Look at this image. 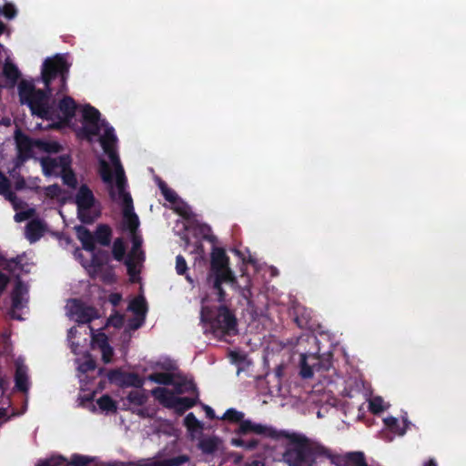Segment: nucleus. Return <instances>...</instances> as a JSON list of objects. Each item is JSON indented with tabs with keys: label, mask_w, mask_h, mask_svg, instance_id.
<instances>
[{
	"label": "nucleus",
	"mask_w": 466,
	"mask_h": 466,
	"mask_svg": "<svg viewBox=\"0 0 466 466\" xmlns=\"http://www.w3.org/2000/svg\"><path fill=\"white\" fill-rule=\"evenodd\" d=\"M71 64L65 55L57 54L46 58L42 66L41 78L45 89H38L32 82L22 80L18 85V96L21 105H26L33 116L45 120H53L56 116V110L50 103V97L55 91L51 86L52 81L59 78V87L56 93L66 91V82Z\"/></svg>",
	"instance_id": "1"
},
{
	"label": "nucleus",
	"mask_w": 466,
	"mask_h": 466,
	"mask_svg": "<svg viewBox=\"0 0 466 466\" xmlns=\"http://www.w3.org/2000/svg\"><path fill=\"white\" fill-rule=\"evenodd\" d=\"M322 459L333 460L331 451L302 434L289 437L282 455L283 461L289 466H314Z\"/></svg>",
	"instance_id": "2"
},
{
	"label": "nucleus",
	"mask_w": 466,
	"mask_h": 466,
	"mask_svg": "<svg viewBox=\"0 0 466 466\" xmlns=\"http://www.w3.org/2000/svg\"><path fill=\"white\" fill-rule=\"evenodd\" d=\"M148 379L159 384H170L174 386L176 392L160 387L152 390V395L164 406L183 412L196 403L193 398L177 396L178 394L195 390V385L191 380L176 377L169 373L151 374Z\"/></svg>",
	"instance_id": "3"
},
{
	"label": "nucleus",
	"mask_w": 466,
	"mask_h": 466,
	"mask_svg": "<svg viewBox=\"0 0 466 466\" xmlns=\"http://www.w3.org/2000/svg\"><path fill=\"white\" fill-rule=\"evenodd\" d=\"M115 167L116 179L108 164L102 160L100 167V177L106 185L109 198L114 204H133V198L127 190V179L125 175L124 168L121 165L119 157L115 147L108 148L105 151Z\"/></svg>",
	"instance_id": "4"
},
{
	"label": "nucleus",
	"mask_w": 466,
	"mask_h": 466,
	"mask_svg": "<svg viewBox=\"0 0 466 466\" xmlns=\"http://www.w3.org/2000/svg\"><path fill=\"white\" fill-rule=\"evenodd\" d=\"M123 226L129 231L133 244L132 249L127 255L125 263L130 279L134 282L138 279L140 267L144 261V253L141 250L143 239L141 235L137 233L139 219L137 215L134 212L133 206H125L123 209Z\"/></svg>",
	"instance_id": "5"
},
{
	"label": "nucleus",
	"mask_w": 466,
	"mask_h": 466,
	"mask_svg": "<svg viewBox=\"0 0 466 466\" xmlns=\"http://www.w3.org/2000/svg\"><path fill=\"white\" fill-rule=\"evenodd\" d=\"M41 166L45 175L60 176L64 185L71 189L76 188L78 182L71 167L72 157L69 154H64L56 157H43Z\"/></svg>",
	"instance_id": "6"
},
{
	"label": "nucleus",
	"mask_w": 466,
	"mask_h": 466,
	"mask_svg": "<svg viewBox=\"0 0 466 466\" xmlns=\"http://www.w3.org/2000/svg\"><path fill=\"white\" fill-rule=\"evenodd\" d=\"M15 220L18 223L28 220L25 227V235L30 243L36 242L46 233V224L39 219L35 215V210L32 208H25L24 206H15Z\"/></svg>",
	"instance_id": "7"
},
{
	"label": "nucleus",
	"mask_w": 466,
	"mask_h": 466,
	"mask_svg": "<svg viewBox=\"0 0 466 466\" xmlns=\"http://www.w3.org/2000/svg\"><path fill=\"white\" fill-rule=\"evenodd\" d=\"M201 320L203 322H209L210 327L215 332L231 333L235 330L236 327L235 318L227 308H219L217 317L213 319L209 309L205 306L204 300L202 301Z\"/></svg>",
	"instance_id": "8"
},
{
	"label": "nucleus",
	"mask_w": 466,
	"mask_h": 466,
	"mask_svg": "<svg viewBox=\"0 0 466 466\" xmlns=\"http://www.w3.org/2000/svg\"><path fill=\"white\" fill-rule=\"evenodd\" d=\"M211 264L217 275L214 286L218 291L219 300H222L223 291L220 288L221 282H232L234 280L233 273L228 268V258L224 249L219 248H213L211 253Z\"/></svg>",
	"instance_id": "9"
},
{
	"label": "nucleus",
	"mask_w": 466,
	"mask_h": 466,
	"mask_svg": "<svg viewBox=\"0 0 466 466\" xmlns=\"http://www.w3.org/2000/svg\"><path fill=\"white\" fill-rule=\"evenodd\" d=\"M244 414L240 411H238L234 409L228 410L223 419L230 420V421H239V426L238 431L242 434H248V433H256L258 435H260L262 437H271L276 438L277 432L275 430H273L270 427H268L263 424L255 423L251 420H243Z\"/></svg>",
	"instance_id": "10"
},
{
	"label": "nucleus",
	"mask_w": 466,
	"mask_h": 466,
	"mask_svg": "<svg viewBox=\"0 0 466 466\" xmlns=\"http://www.w3.org/2000/svg\"><path fill=\"white\" fill-rule=\"evenodd\" d=\"M171 208L183 219V226L187 230H193L202 238L214 241L211 228L201 223L197 217L191 213L188 206H170Z\"/></svg>",
	"instance_id": "11"
},
{
	"label": "nucleus",
	"mask_w": 466,
	"mask_h": 466,
	"mask_svg": "<svg viewBox=\"0 0 466 466\" xmlns=\"http://www.w3.org/2000/svg\"><path fill=\"white\" fill-rule=\"evenodd\" d=\"M83 248L89 252L92 260L89 264L83 263L88 273L92 276L98 275L104 264L107 261V255L105 252L95 253L96 236H92L88 231H83L79 235Z\"/></svg>",
	"instance_id": "12"
},
{
	"label": "nucleus",
	"mask_w": 466,
	"mask_h": 466,
	"mask_svg": "<svg viewBox=\"0 0 466 466\" xmlns=\"http://www.w3.org/2000/svg\"><path fill=\"white\" fill-rule=\"evenodd\" d=\"M83 127L81 133L86 138L90 139L93 136H97L102 126L106 125L105 120H101L100 112L91 105H86L82 111Z\"/></svg>",
	"instance_id": "13"
},
{
	"label": "nucleus",
	"mask_w": 466,
	"mask_h": 466,
	"mask_svg": "<svg viewBox=\"0 0 466 466\" xmlns=\"http://www.w3.org/2000/svg\"><path fill=\"white\" fill-rule=\"evenodd\" d=\"M66 310V315L78 323H87L98 317L94 308L86 307L77 299L67 301Z\"/></svg>",
	"instance_id": "14"
},
{
	"label": "nucleus",
	"mask_w": 466,
	"mask_h": 466,
	"mask_svg": "<svg viewBox=\"0 0 466 466\" xmlns=\"http://www.w3.org/2000/svg\"><path fill=\"white\" fill-rule=\"evenodd\" d=\"M25 260V254L18 256L16 258H14L11 260H6L0 254V267H4L13 272H16L18 269H20L21 271L28 272L29 271V268H28L29 264L24 263ZM8 281H9L8 277L0 272V295L5 290Z\"/></svg>",
	"instance_id": "15"
},
{
	"label": "nucleus",
	"mask_w": 466,
	"mask_h": 466,
	"mask_svg": "<svg viewBox=\"0 0 466 466\" xmlns=\"http://www.w3.org/2000/svg\"><path fill=\"white\" fill-rule=\"evenodd\" d=\"M28 301V288L21 281H17L12 292V310L11 317L16 319H22L20 314L16 311L24 309Z\"/></svg>",
	"instance_id": "16"
},
{
	"label": "nucleus",
	"mask_w": 466,
	"mask_h": 466,
	"mask_svg": "<svg viewBox=\"0 0 466 466\" xmlns=\"http://www.w3.org/2000/svg\"><path fill=\"white\" fill-rule=\"evenodd\" d=\"M90 331L92 334V349L100 350L102 360L105 363H110L112 361L114 350L108 343L107 337L101 332L95 333L92 328H90Z\"/></svg>",
	"instance_id": "17"
},
{
	"label": "nucleus",
	"mask_w": 466,
	"mask_h": 466,
	"mask_svg": "<svg viewBox=\"0 0 466 466\" xmlns=\"http://www.w3.org/2000/svg\"><path fill=\"white\" fill-rule=\"evenodd\" d=\"M188 461L186 455H180L168 460H158L155 458L143 459L137 461L129 462L128 466H180Z\"/></svg>",
	"instance_id": "18"
},
{
	"label": "nucleus",
	"mask_w": 466,
	"mask_h": 466,
	"mask_svg": "<svg viewBox=\"0 0 466 466\" xmlns=\"http://www.w3.org/2000/svg\"><path fill=\"white\" fill-rule=\"evenodd\" d=\"M128 309L131 310L136 315V323L132 324V328H139L145 319L147 312V305L145 299L141 296L135 298L129 303Z\"/></svg>",
	"instance_id": "19"
},
{
	"label": "nucleus",
	"mask_w": 466,
	"mask_h": 466,
	"mask_svg": "<svg viewBox=\"0 0 466 466\" xmlns=\"http://www.w3.org/2000/svg\"><path fill=\"white\" fill-rule=\"evenodd\" d=\"M15 387L24 392H26L29 389V380L27 375V368L24 364V360L18 358L15 360Z\"/></svg>",
	"instance_id": "20"
},
{
	"label": "nucleus",
	"mask_w": 466,
	"mask_h": 466,
	"mask_svg": "<svg viewBox=\"0 0 466 466\" xmlns=\"http://www.w3.org/2000/svg\"><path fill=\"white\" fill-rule=\"evenodd\" d=\"M108 378L112 381H117L124 386H133L136 388H141L143 386V380L134 373L123 374L117 370L109 372Z\"/></svg>",
	"instance_id": "21"
},
{
	"label": "nucleus",
	"mask_w": 466,
	"mask_h": 466,
	"mask_svg": "<svg viewBox=\"0 0 466 466\" xmlns=\"http://www.w3.org/2000/svg\"><path fill=\"white\" fill-rule=\"evenodd\" d=\"M15 142L18 148V157L21 161L30 157L33 148L32 139L20 130H17L15 132Z\"/></svg>",
	"instance_id": "22"
},
{
	"label": "nucleus",
	"mask_w": 466,
	"mask_h": 466,
	"mask_svg": "<svg viewBox=\"0 0 466 466\" xmlns=\"http://www.w3.org/2000/svg\"><path fill=\"white\" fill-rule=\"evenodd\" d=\"M20 76L21 73L17 66L11 62H5L3 66V75L0 76L5 78V84H0V87H14Z\"/></svg>",
	"instance_id": "23"
},
{
	"label": "nucleus",
	"mask_w": 466,
	"mask_h": 466,
	"mask_svg": "<svg viewBox=\"0 0 466 466\" xmlns=\"http://www.w3.org/2000/svg\"><path fill=\"white\" fill-rule=\"evenodd\" d=\"M156 183L166 201L169 202L170 204H187L178 197L177 192L160 177L156 178Z\"/></svg>",
	"instance_id": "24"
},
{
	"label": "nucleus",
	"mask_w": 466,
	"mask_h": 466,
	"mask_svg": "<svg viewBox=\"0 0 466 466\" xmlns=\"http://www.w3.org/2000/svg\"><path fill=\"white\" fill-rule=\"evenodd\" d=\"M339 466H368L365 461L364 453L361 451H353L338 458Z\"/></svg>",
	"instance_id": "25"
},
{
	"label": "nucleus",
	"mask_w": 466,
	"mask_h": 466,
	"mask_svg": "<svg viewBox=\"0 0 466 466\" xmlns=\"http://www.w3.org/2000/svg\"><path fill=\"white\" fill-rule=\"evenodd\" d=\"M76 108L77 105L76 101L68 96H64L58 103V109L66 121L71 120L75 116Z\"/></svg>",
	"instance_id": "26"
},
{
	"label": "nucleus",
	"mask_w": 466,
	"mask_h": 466,
	"mask_svg": "<svg viewBox=\"0 0 466 466\" xmlns=\"http://www.w3.org/2000/svg\"><path fill=\"white\" fill-rule=\"evenodd\" d=\"M77 215L84 223H91L100 215L98 206H77Z\"/></svg>",
	"instance_id": "27"
},
{
	"label": "nucleus",
	"mask_w": 466,
	"mask_h": 466,
	"mask_svg": "<svg viewBox=\"0 0 466 466\" xmlns=\"http://www.w3.org/2000/svg\"><path fill=\"white\" fill-rule=\"evenodd\" d=\"M75 204H96L93 191L87 185L82 184L79 187L76 194Z\"/></svg>",
	"instance_id": "28"
},
{
	"label": "nucleus",
	"mask_w": 466,
	"mask_h": 466,
	"mask_svg": "<svg viewBox=\"0 0 466 466\" xmlns=\"http://www.w3.org/2000/svg\"><path fill=\"white\" fill-rule=\"evenodd\" d=\"M105 131L104 134L100 137V144L103 147L104 151H108V148H112L116 147V137L115 135V130L112 127L106 125L104 126Z\"/></svg>",
	"instance_id": "29"
},
{
	"label": "nucleus",
	"mask_w": 466,
	"mask_h": 466,
	"mask_svg": "<svg viewBox=\"0 0 466 466\" xmlns=\"http://www.w3.org/2000/svg\"><path fill=\"white\" fill-rule=\"evenodd\" d=\"M185 425L187 431L190 432L192 438L200 434L203 429L202 423L195 417L193 413H188L185 420Z\"/></svg>",
	"instance_id": "30"
},
{
	"label": "nucleus",
	"mask_w": 466,
	"mask_h": 466,
	"mask_svg": "<svg viewBox=\"0 0 466 466\" xmlns=\"http://www.w3.org/2000/svg\"><path fill=\"white\" fill-rule=\"evenodd\" d=\"M147 396L146 391L141 388L131 390L127 395L129 404L133 406H141L146 403Z\"/></svg>",
	"instance_id": "31"
},
{
	"label": "nucleus",
	"mask_w": 466,
	"mask_h": 466,
	"mask_svg": "<svg viewBox=\"0 0 466 466\" xmlns=\"http://www.w3.org/2000/svg\"><path fill=\"white\" fill-rule=\"evenodd\" d=\"M318 391L317 390L314 391ZM311 400L313 402H316L317 404H321L322 407L317 411L318 418H323L325 413H328L329 410H332L335 400H332V402L329 401V398L328 396H323V398L319 400H315V393L312 394Z\"/></svg>",
	"instance_id": "32"
},
{
	"label": "nucleus",
	"mask_w": 466,
	"mask_h": 466,
	"mask_svg": "<svg viewBox=\"0 0 466 466\" xmlns=\"http://www.w3.org/2000/svg\"><path fill=\"white\" fill-rule=\"evenodd\" d=\"M198 446L204 453L211 454L218 450L219 440L215 437L205 438L200 441Z\"/></svg>",
	"instance_id": "33"
},
{
	"label": "nucleus",
	"mask_w": 466,
	"mask_h": 466,
	"mask_svg": "<svg viewBox=\"0 0 466 466\" xmlns=\"http://www.w3.org/2000/svg\"><path fill=\"white\" fill-rule=\"evenodd\" d=\"M385 425L395 434L403 435L406 432L407 425L404 421L401 425L394 417H388L384 419Z\"/></svg>",
	"instance_id": "34"
},
{
	"label": "nucleus",
	"mask_w": 466,
	"mask_h": 466,
	"mask_svg": "<svg viewBox=\"0 0 466 466\" xmlns=\"http://www.w3.org/2000/svg\"><path fill=\"white\" fill-rule=\"evenodd\" d=\"M77 370L80 373H86L89 370H93L96 368L95 360L91 358L90 354H86L83 359H76Z\"/></svg>",
	"instance_id": "35"
},
{
	"label": "nucleus",
	"mask_w": 466,
	"mask_h": 466,
	"mask_svg": "<svg viewBox=\"0 0 466 466\" xmlns=\"http://www.w3.org/2000/svg\"><path fill=\"white\" fill-rule=\"evenodd\" d=\"M0 195H8L7 199L11 204H18L15 202V197L10 192V181L9 179L0 171ZM19 204H23L20 202Z\"/></svg>",
	"instance_id": "36"
},
{
	"label": "nucleus",
	"mask_w": 466,
	"mask_h": 466,
	"mask_svg": "<svg viewBox=\"0 0 466 466\" xmlns=\"http://www.w3.org/2000/svg\"><path fill=\"white\" fill-rule=\"evenodd\" d=\"M101 411L104 412H114L116 410V402L107 395H104L99 398L96 401Z\"/></svg>",
	"instance_id": "37"
},
{
	"label": "nucleus",
	"mask_w": 466,
	"mask_h": 466,
	"mask_svg": "<svg viewBox=\"0 0 466 466\" xmlns=\"http://www.w3.org/2000/svg\"><path fill=\"white\" fill-rule=\"evenodd\" d=\"M389 408V404L386 403L382 398L377 396L372 397L369 400V409L373 413H380Z\"/></svg>",
	"instance_id": "38"
},
{
	"label": "nucleus",
	"mask_w": 466,
	"mask_h": 466,
	"mask_svg": "<svg viewBox=\"0 0 466 466\" xmlns=\"http://www.w3.org/2000/svg\"><path fill=\"white\" fill-rule=\"evenodd\" d=\"M95 236L96 242L103 246L108 245L110 241V229L106 226H99Z\"/></svg>",
	"instance_id": "39"
},
{
	"label": "nucleus",
	"mask_w": 466,
	"mask_h": 466,
	"mask_svg": "<svg viewBox=\"0 0 466 466\" xmlns=\"http://www.w3.org/2000/svg\"><path fill=\"white\" fill-rule=\"evenodd\" d=\"M126 252V248L122 239H116L113 244V255L116 260H122Z\"/></svg>",
	"instance_id": "40"
},
{
	"label": "nucleus",
	"mask_w": 466,
	"mask_h": 466,
	"mask_svg": "<svg viewBox=\"0 0 466 466\" xmlns=\"http://www.w3.org/2000/svg\"><path fill=\"white\" fill-rule=\"evenodd\" d=\"M42 148L48 153H58L62 150V146L56 141H48L42 144Z\"/></svg>",
	"instance_id": "41"
},
{
	"label": "nucleus",
	"mask_w": 466,
	"mask_h": 466,
	"mask_svg": "<svg viewBox=\"0 0 466 466\" xmlns=\"http://www.w3.org/2000/svg\"><path fill=\"white\" fill-rule=\"evenodd\" d=\"M258 441L254 440L250 441H246L242 439H232L231 443L234 446H242L248 450H252L258 445Z\"/></svg>",
	"instance_id": "42"
},
{
	"label": "nucleus",
	"mask_w": 466,
	"mask_h": 466,
	"mask_svg": "<svg viewBox=\"0 0 466 466\" xmlns=\"http://www.w3.org/2000/svg\"><path fill=\"white\" fill-rule=\"evenodd\" d=\"M37 466H66L64 458L58 456V457H52L41 463H39Z\"/></svg>",
	"instance_id": "43"
},
{
	"label": "nucleus",
	"mask_w": 466,
	"mask_h": 466,
	"mask_svg": "<svg viewBox=\"0 0 466 466\" xmlns=\"http://www.w3.org/2000/svg\"><path fill=\"white\" fill-rule=\"evenodd\" d=\"M1 13L5 18L13 19L16 15L17 11L13 4L8 3L4 5Z\"/></svg>",
	"instance_id": "44"
},
{
	"label": "nucleus",
	"mask_w": 466,
	"mask_h": 466,
	"mask_svg": "<svg viewBox=\"0 0 466 466\" xmlns=\"http://www.w3.org/2000/svg\"><path fill=\"white\" fill-rule=\"evenodd\" d=\"M187 269V265L185 258L181 255L177 256V258H176L177 273L179 275H183L186 273Z\"/></svg>",
	"instance_id": "45"
},
{
	"label": "nucleus",
	"mask_w": 466,
	"mask_h": 466,
	"mask_svg": "<svg viewBox=\"0 0 466 466\" xmlns=\"http://www.w3.org/2000/svg\"><path fill=\"white\" fill-rule=\"evenodd\" d=\"M91 460L88 457L82 455L72 456L71 463H66V466H84L88 463Z\"/></svg>",
	"instance_id": "46"
},
{
	"label": "nucleus",
	"mask_w": 466,
	"mask_h": 466,
	"mask_svg": "<svg viewBox=\"0 0 466 466\" xmlns=\"http://www.w3.org/2000/svg\"><path fill=\"white\" fill-rule=\"evenodd\" d=\"M77 333V330L75 328H71L69 330H68V341L70 343V347H71V350L73 351V353H75L76 355L79 354V351H78V345H76L74 341H73V339L76 337Z\"/></svg>",
	"instance_id": "47"
},
{
	"label": "nucleus",
	"mask_w": 466,
	"mask_h": 466,
	"mask_svg": "<svg viewBox=\"0 0 466 466\" xmlns=\"http://www.w3.org/2000/svg\"><path fill=\"white\" fill-rule=\"evenodd\" d=\"M301 376L303 378H310L313 375V371L310 367L306 363V357L303 355L301 360Z\"/></svg>",
	"instance_id": "48"
},
{
	"label": "nucleus",
	"mask_w": 466,
	"mask_h": 466,
	"mask_svg": "<svg viewBox=\"0 0 466 466\" xmlns=\"http://www.w3.org/2000/svg\"><path fill=\"white\" fill-rule=\"evenodd\" d=\"M46 194H47V196H50L51 198H57L61 194V188L58 185L49 186L46 188Z\"/></svg>",
	"instance_id": "49"
},
{
	"label": "nucleus",
	"mask_w": 466,
	"mask_h": 466,
	"mask_svg": "<svg viewBox=\"0 0 466 466\" xmlns=\"http://www.w3.org/2000/svg\"><path fill=\"white\" fill-rule=\"evenodd\" d=\"M108 322L113 325L114 327H120L122 326L123 322H124V319L122 316L120 315H116V316H113L111 317L109 319H108Z\"/></svg>",
	"instance_id": "50"
},
{
	"label": "nucleus",
	"mask_w": 466,
	"mask_h": 466,
	"mask_svg": "<svg viewBox=\"0 0 466 466\" xmlns=\"http://www.w3.org/2000/svg\"><path fill=\"white\" fill-rule=\"evenodd\" d=\"M25 181L23 177L18 178L15 183V188L16 190H21V189L25 188Z\"/></svg>",
	"instance_id": "51"
},
{
	"label": "nucleus",
	"mask_w": 466,
	"mask_h": 466,
	"mask_svg": "<svg viewBox=\"0 0 466 466\" xmlns=\"http://www.w3.org/2000/svg\"><path fill=\"white\" fill-rule=\"evenodd\" d=\"M9 417L7 416V410L5 408L0 409V424L6 421Z\"/></svg>",
	"instance_id": "52"
},
{
	"label": "nucleus",
	"mask_w": 466,
	"mask_h": 466,
	"mask_svg": "<svg viewBox=\"0 0 466 466\" xmlns=\"http://www.w3.org/2000/svg\"><path fill=\"white\" fill-rule=\"evenodd\" d=\"M204 410L206 411L207 417H208L210 419L215 418V413H214V410H213V409L211 407H209L208 405H204Z\"/></svg>",
	"instance_id": "53"
},
{
	"label": "nucleus",
	"mask_w": 466,
	"mask_h": 466,
	"mask_svg": "<svg viewBox=\"0 0 466 466\" xmlns=\"http://www.w3.org/2000/svg\"><path fill=\"white\" fill-rule=\"evenodd\" d=\"M120 299L121 298H120V296L118 294H114V295L111 296L110 300H111V302L113 304L116 305V303L119 302Z\"/></svg>",
	"instance_id": "54"
},
{
	"label": "nucleus",
	"mask_w": 466,
	"mask_h": 466,
	"mask_svg": "<svg viewBox=\"0 0 466 466\" xmlns=\"http://www.w3.org/2000/svg\"><path fill=\"white\" fill-rule=\"evenodd\" d=\"M244 466H265V464L260 461H254L250 463H247Z\"/></svg>",
	"instance_id": "55"
},
{
	"label": "nucleus",
	"mask_w": 466,
	"mask_h": 466,
	"mask_svg": "<svg viewBox=\"0 0 466 466\" xmlns=\"http://www.w3.org/2000/svg\"><path fill=\"white\" fill-rule=\"evenodd\" d=\"M124 464H125L124 462L114 461V462L107 463L106 466H122Z\"/></svg>",
	"instance_id": "56"
},
{
	"label": "nucleus",
	"mask_w": 466,
	"mask_h": 466,
	"mask_svg": "<svg viewBox=\"0 0 466 466\" xmlns=\"http://www.w3.org/2000/svg\"><path fill=\"white\" fill-rule=\"evenodd\" d=\"M424 466H437V463L433 460H430L429 461L424 463Z\"/></svg>",
	"instance_id": "57"
},
{
	"label": "nucleus",
	"mask_w": 466,
	"mask_h": 466,
	"mask_svg": "<svg viewBox=\"0 0 466 466\" xmlns=\"http://www.w3.org/2000/svg\"><path fill=\"white\" fill-rule=\"evenodd\" d=\"M5 29V24L2 21H0V35L4 33Z\"/></svg>",
	"instance_id": "58"
},
{
	"label": "nucleus",
	"mask_w": 466,
	"mask_h": 466,
	"mask_svg": "<svg viewBox=\"0 0 466 466\" xmlns=\"http://www.w3.org/2000/svg\"><path fill=\"white\" fill-rule=\"evenodd\" d=\"M187 279L190 283H192V279H191V278H190L189 276H187Z\"/></svg>",
	"instance_id": "59"
}]
</instances>
